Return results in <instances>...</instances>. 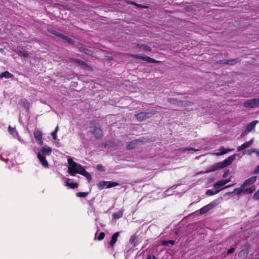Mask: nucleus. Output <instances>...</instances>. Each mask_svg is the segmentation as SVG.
Here are the masks:
<instances>
[{
  "instance_id": "obj_1",
  "label": "nucleus",
  "mask_w": 259,
  "mask_h": 259,
  "mask_svg": "<svg viewBox=\"0 0 259 259\" xmlns=\"http://www.w3.org/2000/svg\"><path fill=\"white\" fill-rule=\"evenodd\" d=\"M68 163L69 165L68 167V173L71 176H75V174H79L85 177L89 181L92 179L91 175L85 169V168L80 164L77 163L72 159H68Z\"/></svg>"
},
{
  "instance_id": "obj_2",
  "label": "nucleus",
  "mask_w": 259,
  "mask_h": 259,
  "mask_svg": "<svg viewBox=\"0 0 259 259\" xmlns=\"http://www.w3.org/2000/svg\"><path fill=\"white\" fill-rule=\"evenodd\" d=\"M52 149L50 147L45 145L41 148L40 151L37 153V158L39 161L41 162L42 165L45 167L48 168L49 167V163L46 160V156H49L51 154Z\"/></svg>"
},
{
  "instance_id": "obj_3",
  "label": "nucleus",
  "mask_w": 259,
  "mask_h": 259,
  "mask_svg": "<svg viewBox=\"0 0 259 259\" xmlns=\"http://www.w3.org/2000/svg\"><path fill=\"white\" fill-rule=\"evenodd\" d=\"M235 154L229 156L227 159H225L223 161L218 162L214 165H211L209 167L208 169L206 172L214 171L219 169L223 168L230 165L234 160Z\"/></svg>"
},
{
  "instance_id": "obj_4",
  "label": "nucleus",
  "mask_w": 259,
  "mask_h": 259,
  "mask_svg": "<svg viewBox=\"0 0 259 259\" xmlns=\"http://www.w3.org/2000/svg\"><path fill=\"white\" fill-rule=\"evenodd\" d=\"M90 124L92 126H90V132L92 133L96 138L101 139L103 137V130L101 128L100 125L97 123H95L93 121L90 122Z\"/></svg>"
},
{
  "instance_id": "obj_5",
  "label": "nucleus",
  "mask_w": 259,
  "mask_h": 259,
  "mask_svg": "<svg viewBox=\"0 0 259 259\" xmlns=\"http://www.w3.org/2000/svg\"><path fill=\"white\" fill-rule=\"evenodd\" d=\"M130 56L135 59H138L142 60H144L150 63H158L160 62L159 61L156 60L146 55L142 56L141 54H131L130 55Z\"/></svg>"
},
{
  "instance_id": "obj_6",
  "label": "nucleus",
  "mask_w": 259,
  "mask_h": 259,
  "mask_svg": "<svg viewBox=\"0 0 259 259\" xmlns=\"http://www.w3.org/2000/svg\"><path fill=\"white\" fill-rule=\"evenodd\" d=\"M243 105L248 108L257 107L259 106V98L248 99L244 103Z\"/></svg>"
},
{
  "instance_id": "obj_7",
  "label": "nucleus",
  "mask_w": 259,
  "mask_h": 259,
  "mask_svg": "<svg viewBox=\"0 0 259 259\" xmlns=\"http://www.w3.org/2000/svg\"><path fill=\"white\" fill-rule=\"evenodd\" d=\"M154 114V113L152 112H141L136 114L135 115V117L137 120L139 121H143L147 119L151 118Z\"/></svg>"
},
{
  "instance_id": "obj_8",
  "label": "nucleus",
  "mask_w": 259,
  "mask_h": 259,
  "mask_svg": "<svg viewBox=\"0 0 259 259\" xmlns=\"http://www.w3.org/2000/svg\"><path fill=\"white\" fill-rule=\"evenodd\" d=\"M258 123L257 120H254L249 123H248L243 132L242 133L241 136L242 137L245 136V135H247L249 133H250L251 131H252L253 129H254L256 124Z\"/></svg>"
},
{
  "instance_id": "obj_9",
  "label": "nucleus",
  "mask_w": 259,
  "mask_h": 259,
  "mask_svg": "<svg viewBox=\"0 0 259 259\" xmlns=\"http://www.w3.org/2000/svg\"><path fill=\"white\" fill-rule=\"evenodd\" d=\"M249 248H250L249 244L248 243H246L244 245V249H242L238 253L239 257L242 258L243 259L246 258L249 253Z\"/></svg>"
},
{
  "instance_id": "obj_10",
  "label": "nucleus",
  "mask_w": 259,
  "mask_h": 259,
  "mask_svg": "<svg viewBox=\"0 0 259 259\" xmlns=\"http://www.w3.org/2000/svg\"><path fill=\"white\" fill-rule=\"evenodd\" d=\"M33 134L37 144L39 145H42L43 144L42 133L39 130H35L34 131Z\"/></svg>"
},
{
  "instance_id": "obj_11",
  "label": "nucleus",
  "mask_w": 259,
  "mask_h": 259,
  "mask_svg": "<svg viewBox=\"0 0 259 259\" xmlns=\"http://www.w3.org/2000/svg\"><path fill=\"white\" fill-rule=\"evenodd\" d=\"M246 185H244V183H243L240 188H242V194H251L255 190V186H252L251 187L246 188Z\"/></svg>"
},
{
  "instance_id": "obj_12",
  "label": "nucleus",
  "mask_w": 259,
  "mask_h": 259,
  "mask_svg": "<svg viewBox=\"0 0 259 259\" xmlns=\"http://www.w3.org/2000/svg\"><path fill=\"white\" fill-rule=\"evenodd\" d=\"M253 142V139H251L250 141L244 143L243 144L238 147L237 151H240L244 150L246 148L249 147L250 145L252 144Z\"/></svg>"
},
{
  "instance_id": "obj_13",
  "label": "nucleus",
  "mask_w": 259,
  "mask_h": 259,
  "mask_svg": "<svg viewBox=\"0 0 259 259\" xmlns=\"http://www.w3.org/2000/svg\"><path fill=\"white\" fill-rule=\"evenodd\" d=\"M119 235V233L118 232L115 233L113 234L111 237V240L109 242V244L111 246H113L114 245L115 243L117 240V238Z\"/></svg>"
},
{
  "instance_id": "obj_14",
  "label": "nucleus",
  "mask_w": 259,
  "mask_h": 259,
  "mask_svg": "<svg viewBox=\"0 0 259 259\" xmlns=\"http://www.w3.org/2000/svg\"><path fill=\"white\" fill-rule=\"evenodd\" d=\"M256 181V176L252 177L251 178L247 179L243 182L244 185H246V186L251 185L252 184H253L254 183H255Z\"/></svg>"
},
{
  "instance_id": "obj_15",
  "label": "nucleus",
  "mask_w": 259,
  "mask_h": 259,
  "mask_svg": "<svg viewBox=\"0 0 259 259\" xmlns=\"http://www.w3.org/2000/svg\"><path fill=\"white\" fill-rule=\"evenodd\" d=\"M5 77L6 78H14V75L8 71H6L0 74V78Z\"/></svg>"
},
{
  "instance_id": "obj_16",
  "label": "nucleus",
  "mask_w": 259,
  "mask_h": 259,
  "mask_svg": "<svg viewBox=\"0 0 259 259\" xmlns=\"http://www.w3.org/2000/svg\"><path fill=\"white\" fill-rule=\"evenodd\" d=\"M61 38H62V39H64L67 43H68L69 44H70L71 45H72L74 46H75V41L73 39H72V38H71L66 35H64V34H63V35Z\"/></svg>"
},
{
  "instance_id": "obj_17",
  "label": "nucleus",
  "mask_w": 259,
  "mask_h": 259,
  "mask_svg": "<svg viewBox=\"0 0 259 259\" xmlns=\"http://www.w3.org/2000/svg\"><path fill=\"white\" fill-rule=\"evenodd\" d=\"M239 58L226 60V65H233L240 62Z\"/></svg>"
},
{
  "instance_id": "obj_18",
  "label": "nucleus",
  "mask_w": 259,
  "mask_h": 259,
  "mask_svg": "<svg viewBox=\"0 0 259 259\" xmlns=\"http://www.w3.org/2000/svg\"><path fill=\"white\" fill-rule=\"evenodd\" d=\"M226 184V182L224 181L223 180H221L215 183L213 185V187L214 189H217L224 186Z\"/></svg>"
},
{
  "instance_id": "obj_19",
  "label": "nucleus",
  "mask_w": 259,
  "mask_h": 259,
  "mask_svg": "<svg viewBox=\"0 0 259 259\" xmlns=\"http://www.w3.org/2000/svg\"><path fill=\"white\" fill-rule=\"evenodd\" d=\"M123 211H124V209H122L121 210H120L117 212L114 213L113 214V218L115 219H118L121 218L123 214Z\"/></svg>"
},
{
  "instance_id": "obj_20",
  "label": "nucleus",
  "mask_w": 259,
  "mask_h": 259,
  "mask_svg": "<svg viewBox=\"0 0 259 259\" xmlns=\"http://www.w3.org/2000/svg\"><path fill=\"white\" fill-rule=\"evenodd\" d=\"M167 101L170 104L177 105H180L182 103V102L178 101L175 98H168Z\"/></svg>"
},
{
  "instance_id": "obj_21",
  "label": "nucleus",
  "mask_w": 259,
  "mask_h": 259,
  "mask_svg": "<svg viewBox=\"0 0 259 259\" xmlns=\"http://www.w3.org/2000/svg\"><path fill=\"white\" fill-rule=\"evenodd\" d=\"M210 210V208H209L208 205L207 204L200 209L199 213L201 214H203L206 213Z\"/></svg>"
},
{
  "instance_id": "obj_22",
  "label": "nucleus",
  "mask_w": 259,
  "mask_h": 259,
  "mask_svg": "<svg viewBox=\"0 0 259 259\" xmlns=\"http://www.w3.org/2000/svg\"><path fill=\"white\" fill-rule=\"evenodd\" d=\"M48 31L50 33H51L56 35V36H58L59 38H61V37L63 35L62 33H60L59 32H57L56 30H53L52 29H48Z\"/></svg>"
},
{
  "instance_id": "obj_23",
  "label": "nucleus",
  "mask_w": 259,
  "mask_h": 259,
  "mask_svg": "<svg viewBox=\"0 0 259 259\" xmlns=\"http://www.w3.org/2000/svg\"><path fill=\"white\" fill-rule=\"evenodd\" d=\"M65 185L68 186L71 189L77 188L78 187V184L76 183H69V182H67L66 183Z\"/></svg>"
},
{
  "instance_id": "obj_24",
  "label": "nucleus",
  "mask_w": 259,
  "mask_h": 259,
  "mask_svg": "<svg viewBox=\"0 0 259 259\" xmlns=\"http://www.w3.org/2000/svg\"><path fill=\"white\" fill-rule=\"evenodd\" d=\"M221 189H220L214 191L212 189H209L207 190L206 194L208 196H212L219 193L221 191Z\"/></svg>"
},
{
  "instance_id": "obj_25",
  "label": "nucleus",
  "mask_w": 259,
  "mask_h": 259,
  "mask_svg": "<svg viewBox=\"0 0 259 259\" xmlns=\"http://www.w3.org/2000/svg\"><path fill=\"white\" fill-rule=\"evenodd\" d=\"M136 141H132L127 144L126 146V148L129 150L133 149L136 147Z\"/></svg>"
},
{
  "instance_id": "obj_26",
  "label": "nucleus",
  "mask_w": 259,
  "mask_h": 259,
  "mask_svg": "<svg viewBox=\"0 0 259 259\" xmlns=\"http://www.w3.org/2000/svg\"><path fill=\"white\" fill-rule=\"evenodd\" d=\"M107 182H106V181H101V182H100L98 184H97V186H98V188L99 190H102L103 189L106 185H107Z\"/></svg>"
},
{
  "instance_id": "obj_27",
  "label": "nucleus",
  "mask_w": 259,
  "mask_h": 259,
  "mask_svg": "<svg viewBox=\"0 0 259 259\" xmlns=\"http://www.w3.org/2000/svg\"><path fill=\"white\" fill-rule=\"evenodd\" d=\"M74 47L78 48V50L80 52H82L83 50H84V49L85 48L84 46L80 42H78L77 44H75Z\"/></svg>"
},
{
  "instance_id": "obj_28",
  "label": "nucleus",
  "mask_w": 259,
  "mask_h": 259,
  "mask_svg": "<svg viewBox=\"0 0 259 259\" xmlns=\"http://www.w3.org/2000/svg\"><path fill=\"white\" fill-rule=\"evenodd\" d=\"M22 104H23V106L24 107V108L26 110H28V109L29 108V106H30V104L28 102V101L27 100V99H24L22 100Z\"/></svg>"
},
{
  "instance_id": "obj_29",
  "label": "nucleus",
  "mask_w": 259,
  "mask_h": 259,
  "mask_svg": "<svg viewBox=\"0 0 259 259\" xmlns=\"http://www.w3.org/2000/svg\"><path fill=\"white\" fill-rule=\"evenodd\" d=\"M175 243V241L174 240H168V241L163 240L161 241L162 245L163 246H168L169 244H170L171 245H174Z\"/></svg>"
},
{
  "instance_id": "obj_30",
  "label": "nucleus",
  "mask_w": 259,
  "mask_h": 259,
  "mask_svg": "<svg viewBox=\"0 0 259 259\" xmlns=\"http://www.w3.org/2000/svg\"><path fill=\"white\" fill-rule=\"evenodd\" d=\"M107 188H110L111 187L118 186L119 184L118 183L116 182H107Z\"/></svg>"
},
{
  "instance_id": "obj_31",
  "label": "nucleus",
  "mask_w": 259,
  "mask_h": 259,
  "mask_svg": "<svg viewBox=\"0 0 259 259\" xmlns=\"http://www.w3.org/2000/svg\"><path fill=\"white\" fill-rule=\"evenodd\" d=\"M220 150H221V152H220V154L223 155V154H225L229 152V151H233L234 149H225V148H224V147H222L220 149Z\"/></svg>"
},
{
  "instance_id": "obj_32",
  "label": "nucleus",
  "mask_w": 259,
  "mask_h": 259,
  "mask_svg": "<svg viewBox=\"0 0 259 259\" xmlns=\"http://www.w3.org/2000/svg\"><path fill=\"white\" fill-rule=\"evenodd\" d=\"M70 60L71 62L77 63L81 66H82L84 62V61L79 60V59H77L71 58Z\"/></svg>"
},
{
  "instance_id": "obj_33",
  "label": "nucleus",
  "mask_w": 259,
  "mask_h": 259,
  "mask_svg": "<svg viewBox=\"0 0 259 259\" xmlns=\"http://www.w3.org/2000/svg\"><path fill=\"white\" fill-rule=\"evenodd\" d=\"M88 194H89V192H77L76 194V196L77 197H78L84 198V197H85L86 196H87Z\"/></svg>"
},
{
  "instance_id": "obj_34",
  "label": "nucleus",
  "mask_w": 259,
  "mask_h": 259,
  "mask_svg": "<svg viewBox=\"0 0 259 259\" xmlns=\"http://www.w3.org/2000/svg\"><path fill=\"white\" fill-rule=\"evenodd\" d=\"M218 201L217 200H214V201L211 202L208 205L209 208H210V209H211L213 207L217 206L218 205Z\"/></svg>"
},
{
  "instance_id": "obj_35",
  "label": "nucleus",
  "mask_w": 259,
  "mask_h": 259,
  "mask_svg": "<svg viewBox=\"0 0 259 259\" xmlns=\"http://www.w3.org/2000/svg\"><path fill=\"white\" fill-rule=\"evenodd\" d=\"M140 47L145 51L150 52L151 51V48L146 45H141Z\"/></svg>"
},
{
  "instance_id": "obj_36",
  "label": "nucleus",
  "mask_w": 259,
  "mask_h": 259,
  "mask_svg": "<svg viewBox=\"0 0 259 259\" xmlns=\"http://www.w3.org/2000/svg\"><path fill=\"white\" fill-rule=\"evenodd\" d=\"M242 188H236L234 189L233 193H235L236 194L239 195L242 194Z\"/></svg>"
},
{
  "instance_id": "obj_37",
  "label": "nucleus",
  "mask_w": 259,
  "mask_h": 259,
  "mask_svg": "<svg viewBox=\"0 0 259 259\" xmlns=\"http://www.w3.org/2000/svg\"><path fill=\"white\" fill-rule=\"evenodd\" d=\"M59 127L57 126L55 129V130L51 133V136H52L54 140L57 139V133L58 131Z\"/></svg>"
},
{
  "instance_id": "obj_38",
  "label": "nucleus",
  "mask_w": 259,
  "mask_h": 259,
  "mask_svg": "<svg viewBox=\"0 0 259 259\" xmlns=\"http://www.w3.org/2000/svg\"><path fill=\"white\" fill-rule=\"evenodd\" d=\"M128 4H131L133 5L136 6L138 8H146L147 7L144 5H142L141 4H138L134 2H131L130 3H128Z\"/></svg>"
},
{
  "instance_id": "obj_39",
  "label": "nucleus",
  "mask_w": 259,
  "mask_h": 259,
  "mask_svg": "<svg viewBox=\"0 0 259 259\" xmlns=\"http://www.w3.org/2000/svg\"><path fill=\"white\" fill-rule=\"evenodd\" d=\"M82 67L89 71L93 70L92 67L90 66L89 65H88L87 63H86L85 62L83 64Z\"/></svg>"
},
{
  "instance_id": "obj_40",
  "label": "nucleus",
  "mask_w": 259,
  "mask_h": 259,
  "mask_svg": "<svg viewBox=\"0 0 259 259\" xmlns=\"http://www.w3.org/2000/svg\"><path fill=\"white\" fill-rule=\"evenodd\" d=\"M82 53H84V54L91 56H92L93 54V52L92 50L88 49L86 48L84 49V50H83V52Z\"/></svg>"
},
{
  "instance_id": "obj_41",
  "label": "nucleus",
  "mask_w": 259,
  "mask_h": 259,
  "mask_svg": "<svg viewBox=\"0 0 259 259\" xmlns=\"http://www.w3.org/2000/svg\"><path fill=\"white\" fill-rule=\"evenodd\" d=\"M105 234L104 232H101L100 234H99V235L98 237V240L99 241H101L102 240L104 237H105Z\"/></svg>"
},
{
  "instance_id": "obj_42",
  "label": "nucleus",
  "mask_w": 259,
  "mask_h": 259,
  "mask_svg": "<svg viewBox=\"0 0 259 259\" xmlns=\"http://www.w3.org/2000/svg\"><path fill=\"white\" fill-rule=\"evenodd\" d=\"M253 199L257 200L259 199V191L257 190L253 196Z\"/></svg>"
},
{
  "instance_id": "obj_43",
  "label": "nucleus",
  "mask_w": 259,
  "mask_h": 259,
  "mask_svg": "<svg viewBox=\"0 0 259 259\" xmlns=\"http://www.w3.org/2000/svg\"><path fill=\"white\" fill-rule=\"evenodd\" d=\"M253 199L257 200L259 199V191L257 190L253 196Z\"/></svg>"
},
{
  "instance_id": "obj_44",
  "label": "nucleus",
  "mask_w": 259,
  "mask_h": 259,
  "mask_svg": "<svg viewBox=\"0 0 259 259\" xmlns=\"http://www.w3.org/2000/svg\"><path fill=\"white\" fill-rule=\"evenodd\" d=\"M235 248L231 247L228 250L227 253V254H230L233 253L235 251Z\"/></svg>"
},
{
  "instance_id": "obj_45",
  "label": "nucleus",
  "mask_w": 259,
  "mask_h": 259,
  "mask_svg": "<svg viewBox=\"0 0 259 259\" xmlns=\"http://www.w3.org/2000/svg\"><path fill=\"white\" fill-rule=\"evenodd\" d=\"M9 132L11 134H13V133L15 131V128L11 127V126L9 125Z\"/></svg>"
},
{
  "instance_id": "obj_46",
  "label": "nucleus",
  "mask_w": 259,
  "mask_h": 259,
  "mask_svg": "<svg viewBox=\"0 0 259 259\" xmlns=\"http://www.w3.org/2000/svg\"><path fill=\"white\" fill-rule=\"evenodd\" d=\"M259 173V165L256 166L255 169L253 172V174H257Z\"/></svg>"
},
{
  "instance_id": "obj_47",
  "label": "nucleus",
  "mask_w": 259,
  "mask_h": 259,
  "mask_svg": "<svg viewBox=\"0 0 259 259\" xmlns=\"http://www.w3.org/2000/svg\"><path fill=\"white\" fill-rule=\"evenodd\" d=\"M183 151H186V150L196 151V150L194 148H192V147H191V148H185L183 149Z\"/></svg>"
},
{
  "instance_id": "obj_48",
  "label": "nucleus",
  "mask_w": 259,
  "mask_h": 259,
  "mask_svg": "<svg viewBox=\"0 0 259 259\" xmlns=\"http://www.w3.org/2000/svg\"><path fill=\"white\" fill-rule=\"evenodd\" d=\"M20 53L24 57H28V56L27 52L25 51H21Z\"/></svg>"
},
{
  "instance_id": "obj_49",
  "label": "nucleus",
  "mask_w": 259,
  "mask_h": 259,
  "mask_svg": "<svg viewBox=\"0 0 259 259\" xmlns=\"http://www.w3.org/2000/svg\"><path fill=\"white\" fill-rule=\"evenodd\" d=\"M220 64H226V60H221L218 62Z\"/></svg>"
},
{
  "instance_id": "obj_50",
  "label": "nucleus",
  "mask_w": 259,
  "mask_h": 259,
  "mask_svg": "<svg viewBox=\"0 0 259 259\" xmlns=\"http://www.w3.org/2000/svg\"><path fill=\"white\" fill-rule=\"evenodd\" d=\"M228 173H229L228 171L225 172L224 174L223 175V177L224 178H226L228 176Z\"/></svg>"
},
{
  "instance_id": "obj_51",
  "label": "nucleus",
  "mask_w": 259,
  "mask_h": 259,
  "mask_svg": "<svg viewBox=\"0 0 259 259\" xmlns=\"http://www.w3.org/2000/svg\"><path fill=\"white\" fill-rule=\"evenodd\" d=\"M224 181L226 182V184L228 183V182H229L230 181V179H228V180H223Z\"/></svg>"
},
{
  "instance_id": "obj_52",
  "label": "nucleus",
  "mask_w": 259,
  "mask_h": 259,
  "mask_svg": "<svg viewBox=\"0 0 259 259\" xmlns=\"http://www.w3.org/2000/svg\"><path fill=\"white\" fill-rule=\"evenodd\" d=\"M147 259H152L151 256L150 255H148L147 257Z\"/></svg>"
},
{
  "instance_id": "obj_53",
  "label": "nucleus",
  "mask_w": 259,
  "mask_h": 259,
  "mask_svg": "<svg viewBox=\"0 0 259 259\" xmlns=\"http://www.w3.org/2000/svg\"><path fill=\"white\" fill-rule=\"evenodd\" d=\"M100 167H102V166H101V165H98L97 166V168H98V169H99L100 168Z\"/></svg>"
},
{
  "instance_id": "obj_54",
  "label": "nucleus",
  "mask_w": 259,
  "mask_h": 259,
  "mask_svg": "<svg viewBox=\"0 0 259 259\" xmlns=\"http://www.w3.org/2000/svg\"><path fill=\"white\" fill-rule=\"evenodd\" d=\"M232 186V185H228V186H227L225 187L224 188V189L226 188H228V187H230V186Z\"/></svg>"
},
{
  "instance_id": "obj_55",
  "label": "nucleus",
  "mask_w": 259,
  "mask_h": 259,
  "mask_svg": "<svg viewBox=\"0 0 259 259\" xmlns=\"http://www.w3.org/2000/svg\"><path fill=\"white\" fill-rule=\"evenodd\" d=\"M153 259H158V258L156 257H155V256H153Z\"/></svg>"
},
{
  "instance_id": "obj_56",
  "label": "nucleus",
  "mask_w": 259,
  "mask_h": 259,
  "mask_svg": "<svg viewBox=\"0 0 259 259\" xmlns=\"http://www.w3.org/2000/svg\"><path fill=\"white\" fill-rule=\"evenodd\" d=\"M256 154L258 156H259V151L256 152Z\"/></svg>"
},
{
  "instance_id": "obj_57",
  "label": "nucleus",
  "mask_w": 259,
  "mask_h": 259,
  "mask_svg": "<svg viewBox=\"0 0 259 259\" xmlns=\"http://www.w3.org/2000/svg\"><path fill=\"white\" fill-rule=\"evenodd\" d=\"M76 56H80V55L79 54H76Z\"/></svg>"
},
{
  "instance_id": "obj_58",
  "label": "nucleus",
  "mask_w": 259,
  "mask_h": 259,
  "mask_svg": "<svg viewBox=\"0 0 259 259\" xmlns=\"http://www.w3.org/2000/svg\"><path fill=\"white\" fill-rule=\"evenodd\" d=\"M258 190L259 191V189H258Z\"/></svg>"
}]
</instances>
